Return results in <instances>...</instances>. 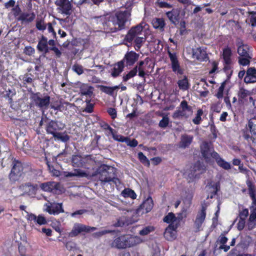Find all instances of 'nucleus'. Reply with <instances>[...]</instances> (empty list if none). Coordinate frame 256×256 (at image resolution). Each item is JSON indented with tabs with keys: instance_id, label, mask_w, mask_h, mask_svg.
Returning <instances> with one entry per match:
<instances>
[{
	"instance_id": "obj_1",
	"label": "nucleus",
	"mask_w": 256,
	"mask_h": 256,
	"mask_svg": "<svg viewBox=\"0 0 256 256\" xmlns=\"http://www.w3.org/2000/svg\"><path fill=\"white\" fill-rule=\"evenodd\" d=\"M141 242L140 238L138 236L122 235L114 240L112 246L118 249H124L135 246Z\"/></svg>"
},
{
	"instance_id": "obj_2",
	"label": "nucleus",
	"mask_w": 256,
	"mask_h": 256,
	"mask_svg": "<svg viewBox=\"0 0 256 256\" xmlns=\"http://www.w3.org/2000/svg\"><path fill=\"white\" fill-rule=\"evenodd\" d=\"M130 13L127 10L116 12L111 21L114 26L110 28L112 32H114L125 29L126 24L130 20Z\"/></svg>"
},
{
	"instance_id": "obj_3",
	"label": "nucleus",
	"mask_w": 256,
	"mask_h": 256,
	"mask_svg": "<svg viewBox=\"0 0 256 256\" xmlns=\"http://www.w3.org/2000/svg\"><path fill=\"white\" fill-rule=\"evenodd\" d=\"M98 178L100 181L104 182H112L116 184L118 178H116L114 168L106 164L101 165L98 169Z\"/></svg>"
},
{
	"instance_id": "obj_4",
	"label": "nucleus",
	"mask_w": 256,
	"mask_h": 256,
	"mask_svg": "<svg viewBox=\"0 0 256 256\" xmlns=\"http://www.w3.org/2000/svg\"><path fill=\"white\" fill-rule=\"evenodd\" d=\"M30 99L36 107L46 109L50 104V98L48 94L42 95L40 92H37L32 94Z\"/></svg>"
},
{
	"instance_id": "obj_5",
	"label": "nucleus",
	"mask_w": 256,
	"mask_h": 256,
	"mask_svg": "<svg viewBox=\"0 0 256 256\" xmlns=\"http://www.w3.org/2000/svg\"><path fill=\"white\" fill-rule=\"evenodd\" d=\"M94 161L90 155L82 157L80 155H74L72 158V163L73 166L90 169Z\"/></svg>"
},
{
	"instance_id": "obj_6",
	"label": "nucleus",
	"mask_w": 256,
	"mask_h": 256,
	"mask_svg": "<svg viewBox=\"0 0 256 256\" xmlns=\"http://www.w3.org/2000/svg\"><path fill=\"white\" fill-rule=\"evenodd\" d=\"M180 106L181 109L176 110L172 114V118L174 120H179L182 118H187L192 113V107L188 104L186 100H184L180 102Z\"/></svg>"
},
{
	"instance_id": "obj_7",
	"label": "nucleus",
	"mask_w": 256,
	"mask_h": 256,
	"mask_svg": "<svg viewBox=\"0 0 256 256\" xmlns=\"http://www.w3.org/2000/svg\"><path fill=\"white\" fill-rule=\"evenodd\" d=\"M206 206L202 205L201 210L196 214L193 226L194 230L195 232H198L203 230L202 226L206 218Z\"/></svg>"
},
{
	"instance_id": "obj_8",
	"label": "nucleus",
	"mask_w": 256,
	"mask_h": 256,
	"mask_svg": "<svg viewBox=\"0 0 256 256\" xmlns=\"http://www.w3.org/2000/svg\"><path fill=\"white\" fill-rule=\"evenodd\" d=\"M22 170L23 166L22 162L14 158L12 162V168L8 176L10 180L12 182L18 180L22 176Z\"/></svg>"
},
{
	"instance_id": "obj_9",
	"label": "nucleus",
	"mask_w": 256,
	"mask_h": 256,
	"mask_svg": "<svg viewBox=\"0 0 256 256\" xmlns=\"http://www.w3.org/2000/svg\"><path fill=\"white\" fill-rule=\"evenodd\" d=\"M55 4L58 12L68 16L72 14V6L69 0H56Z\"/></svg>"
},
{
	"instance_id": "obj_10",
	"label": "nucleus",
	"mask_w": 256,
	"mask_h": 256,
	"mask_svg": "<svg viewBox=\"0 0 256 256\" xmlns=\"http://www.w3.org/2000/svg\"><path fill=\"white\" fill-rule=\"evenodd\" d=\"M168 54L171 62V68L172 72L177 74H182L184 70L181 68L176 53L172 52L169 49Z\"/></svg>"
},
{
	"instance_id": "obj_11",
	"label": "nucleus",
	"mask_w": 256,
	"mask_h": 256,
	"mask_svg": "<svg viewBox=\"0 0 256 256\" xmlns=\"http://www.w3.org/2000/svg\"><path fill=\"white\" fill-rule=\"evenodd\" d=\"M96 229V228L94 227L87 226L80 223H76L69 235L71 237H74L82 232H89L91 230H94Z\"/></svg>"
},
{
	"instance_id": "obj_12",
	"label": "nucleus",
	"mask_w": 256,
	"mask_h": 256,
	"mask_svg": "<svg viewBox=\"0 0 256 256\" xmlns=\"http://www.w3.org/2000/svg\"><path fill=\"white\" fill-rule=\"evenodd\" d=\"M139 54L133 50L128 51L124 54V58L120 60L126 66H132L138 61L139 58Z\"/></svg>"
},
{
	"instance_id": "obj_13",
	"label": "nucleus",
	"mask_w": 256,
	"mask_h": 256,
	"mask_svg": "<svg viewBox=\"0 0 256 256\" xmlns=\"http://www.w3.org/2000/svg\"><path fill=\"white\" fill-rule=\"evenodd\" d=\"M142 30L143 27L140 24L132 27L126 35L124 40L128 42H132L134 38L138 36V35L141 34Z\"/></svg>"
},
{
	"instance_id": "obj_14",
	"label": "nucleus",
	"mask_w": 256,
	"mask_h": 256,
	"mask_svg": "<svg viewBox=\"0 0 256 256\" xmlns=\"http://www.w3.org/2000/svg\"><path fill=\"white\" fill-rule=\"evenodd\" d=\"M178 222L170 224L166 228L164 234V237L168 240H172L176 237V230L179 226Z\"/></svg>"
},
{
	"instance_id": "obj_15",
	"label": "nucleus",
	"mask_w": 256,
	"mask_h": 256,
	"mask_svg": "<svg viewBox=\"0 0 256 256\" xmlns=\"http://www.w3.org/2000/svg\"><path fill=\"white\" fill-rule=\"evenodd\" d=\"M180 13V9L172 8L171 10L166 12V14L172 24L177 25L182 18Z\"/></svg>"
},
{
	"instance_id": "obj_16",
	"label": "nucleus",
	"mask_w": 256,
	"mask_h": 256,
	"mask_svg": "<svg viewBox=\"0 0 256 256\" xmlns=\"http://www.w3.org/2000/svg\"><path fill=\"white\" fill-rule=\"evenodd\" d=\"M27 215L26 216V219L28 222H30L33 221L36 224L38 225H44L47 224V220L46 218L42 214H39L36 216V214L32 213H28L26 212Z\"/></svg>"
},
{
	"instance_id": "obj_17",
	"label": "nucleus",
	"mask_w": 256,
	"mask_h": 256,
	"mask_svg": "<svg viewBox=\"0 0 256 256\" xmlns=\"http://www.w3.org/2000/svg\"><path fill=\"white\" fill-rule=\"evenodd\" d=\"M211 157L215 159L218 165L224 170H228L231 168L230 164L220 158L217 152L214 151L211 154Z\"/></svg>"
},
{
	"instance_id": "obj_18",
	"label": "nucleus",
	"mask_w": 256,
	"mask_h": 256,
	"mask_svg": "<svg viewBox=\"0 0 256 256\" xmlns=\"http://www.w3.org/2000/svg\"><path fill=\"white\" fill-rule=\"evenodd\" d=\"M244 81L246 84L256 82V68L250 67L248 68L246 71V75Z\"/></svg>"
},
{
	"instance_id": "obj_19",
	"label": "nucleus",
	"mask_w": 256,
	"mask_h": 256,
	"mask_svg": "<svg viewBox=\"0 0 256 256\" xmlns=\"http://www.w3.org/2000/svg\"><path fill=\"white\" fill-rule=\"evenodd\" d=\"M192 54L194 58L200 62H206L208 59L206 50L200 47L194 50Z\"/></svg>"
},
{
	"instance_id": "obj_20",
	"label": "nucleus",
	"mask_w": 256,
	"mask_h": 256,
	"mask_svg": "<svg viewBox=\"0 0 256 256\" xmlns=\"http://www.w3.org/2000/svg\"><path fill=\"white\" fill-rule=\"evenodd\" d=\"M50 48L48 45V38L46 36L42 35L39 40L36 46L38 50L46 54L50 51Z\"/></svg>"
},
{
	"instance_id": "obj_21",
	"label": "nucleus",
	"mask_w": 256,
	"mask_h": 256,
	"mask_svg": "<svg viewBox=\"0 0 256 256\" xmlns=\"http://www.w3.org/2000/svg\"><path fill=\"white\" fill-rule=\"evenodd\" d=\"M60 184L54 182H48L41 183L40 185V188L44 192H53L58 190L59 188Z\"/></svg>"
},
{
	"instance_id": "obj_22",
	"label": "nucleus",
	"mask_w": 256,
	"mask_h": 256,
	"mask_svg": "<svg viewBox=\"0 0 256 256\" xmlns=\"http://www.w3.org/2000/svg\"><path fill=\"white\" fill-rule=\"evenodd\" d=\"M211 149L208 142H204L200 146V152L202 157L207 161L211 156Z\"/></svg>"
},
{
	"instance_id": "obj_23",
	"label": "nucleus",
	"mask_w": 256,
	"mask_h": 256,
	"mask_svg": "<svg viewBox=\"0 0 256 256\" xmlns=\"http://www.w3.org/2000/svg\"><path fill=\"white\" fill-rule=\"evenodd\" d=\"M46 211L50 214H58L60 213L64 212V210L62 208V204H54L47 206Z\"/></svg>"
},
{
	"instance_id": "obj_24",
	"label": "nucleus",
	"mask_w": 256,
	"mask_h": 256,
	"mask_svg": "<svg viewBox=\"0 0 256 256\" xmlns=\"http://www.w3.org/2000/svg\"><path fill=\"white\" fill-rule=\"evenodd\" d=\"M36 18V14L34 12L31 13L22 12L17 18L18 20L22 22L30 23L32 22Z\"/></svg>"
},
{
	"instance_id": "obj_25",
	"label": "nucleus",
	"mask_w": 256,
	"mask_h": 256,
	"mask_svg": "<svg viewBox=\"0 0 256 256\" xmlns=\"http://www.w3.org/2000/svg\"><path fill=\"white\" fill-rule=\"evenodd\" d=\"M193 140V136L186 134L182 136L180 141L179 143L180 148H188L192 144Z\"/></svg>"
},
{
	"instance_id": "obj_26",
	"label": "nucleus",
	"mask_w": 256,
	"mask_h": 256,
	"mask_svg": "<svg viewBox=\"0 0 256 256\" xmlns=\"http://www.w3.org/2000/svg\"><path fill=\"white\" fill-rule=\"evenodd\" d=\"M124 64L122 61H119L114 64V66L112 70L111 76L114 78L118 76L120 73L124 70Z\"/></svg>"
},
{
	"instance_id": "obj_27",
	"label": "nucleus",
	"mask_w": 256,
	"mask_h": 256,
	"mask_svg": "<svg viewBox=\"0 0 256 256\" xmlns=\"http://www.w3.org/2000/svg\"><path fill=\"white\" fill-rule=\"evenodd\" d=\"M60 129L61 128L58 126V122L52 120L48 122L46 128L47 134H51Z\"/></svg>"
},
{
	"instance_id": "obj_28",
	"label": "nucleus",
	"mask_w": 256,
	"mask_h": 256,
	"mask_svg": "<svg viewBox=\"0 0 256 256\" xmlns=\"http://www.w3.org/2000/svg\"><path fill=\"white\" fill-rule=\"evenodd\" d=\"M152 24L154 28L163 32L166 26V22L162 18H155L152 20Z\"/></svg>"
},
{
	"instance_id": "obj_29",
	"label": "nucleus",
	"mask_w": 256,
	"mask_h": 256,
	"mask_svg": "<svg viewBox=\"0 0 256 256\" xmlns=\"http://www.w3.org/2000/svg\"><path fill=\"white\" fill-rule=\"evenodd\" d=\"M232 52L231 48L228 46L224 48L222 50V54L223 62H232Z\"/></svg>"
},
{
	"instance_id": "obj_30",
	"label": "nucleus",
	"mask_w": 256,
	"mask_h": 256,
	"mask_svg": "<svg viewBox=\"0 0 256 256\" xmlns=\"http://www.w3.org/2000/svg\"><path fill=\"white\" fill-rule=\"evenodd\" d=\"M93 89L92 86L83 84L80 86V95L88 96L90 98L93 94Z\"/></svg>"
},
{
	"instance_id": "obj_31",
	"label": "nucleus",
	"mask_w": 256,
	"mask_h": 256,
	"mask_svg": "<svg viewBox=\"0 0 256 256\" xmlns=\"http://www.w3.org/2000/svg\"><path fill=\"white\" fill-rule=\"evenodd\" d=\"M255 227H256V207L252 210L250 214L248 228L250 230Z\"/></svg>"
},
{
	"instance_id": "obj_32",
	"label": "nucleus",
	"mask_w": 256,
	"mask_h": 256,
	"mask_svg": "<svg viewBox=\"0 0 256 256\" xmlns=\"http://www.w3.org/2000/svg\"><path fill=\"white\" fill-rule=\"evenodd\" d=\"M100 90L110 96H113L114 94V90L119 88V86H100Z\"/></svg>"
},
{
	"instance_id": "obj_33",
	"label": "nucleus",
	"mask_w": 256,
	"mask_h": 256,
	"mask_svg": "<svg viewBox=\"0 0 256 256\" xmlns=\"http://www.w3.org/2000/svg\"><path fill=\"white\" fill-rule=\"evenodd\" d=\"M248 46L246 44H244L242 43L238 48V53L240 56L248 57L250 56L248 52Z\"/></svg>"
},
{
	"instance_id": "obj_34",
	"label": "nucleus",
	"mask_w": 256,
	"mask_h": 256,
	"mask_svg": "<svg viewBox=\"0 0 256 256\" xmlns=\"http://www.w3.org/2000/svg\"><path fill=\"white\" fill-rule=\"evenodd\" d=\"M66 176L69 177L76 176L80 178H87L88 176V174L80 169H75L74 172H68Z\"/></svg>"
},
{
	"instance_id": "obj_35",
	"label": "nucleus",
	"mask_w": 256,
	"mask_h": 256,
	"mask_svg": "<svg viewBox=\"0 0 256 256\" xmlns=\"http://www.w3.org/2000/svg\"><path fill=\"white\" fill-rule=\"evenodd\" d=\"M177 220L178 218L172 212L168 213V214L163 218L164 222L167 224H170L177 223ZM179 222L180 220L178 222V223Z\"/></svg>"
},
{
	"instance_id": "obj_36",
	"label": "nucleus",
	"mask_w": 256,
	"mask_h": 256,
	"mask_svg": "<svg viewBox=\"0 0 256 256\" xmlns=\"http://www.w3.org/2000/svg\"><path fill=\"white\" fill-rule=\"evenodd\" d=\"M25 186L28 188L27 193L28 195H35L38 189L37 184H32L30 182L26 183Z\"/></svg>"
},
{
	"instance_id": "obj_37",
	"label": "nucleus",
	"mask_w": 256,
	"mask_h": 256,
	"mask_svg": "<svg viewBox=\"0 0 256 256\" xmlns=\"http://www.w3.org/2000/svg\"><path fill=\"white\" fill-rule=\"evenodd\" d=\"M177 83L180 89L183 91H185L189 88V84L186 76H184L182 79L178 80Z\"/></svg>"
},
{
	"instance_id": "obj_38",
	"label": "nucleus",
	"mask_w": 256,
	"mask_h": 256,
	"mask_svg": "<svg viewBox=\"0 0 256 256\" xmlns=\"http://www.w3.org/2000/svg\"><path fill=\"white\" fill-rule=\"evenodd\" d=\"M223 70L226 74L228 80H229L233 72V70H232V62L228 63L223 62Z\"/></svg>"
},
{
	"instance_id": "obj_39",
	"label": "nucleus",
	"mask_w": 256,
	"mask_h": 256,
	"mask_svg": "<svg viewBox=\"0 0 256 256\" xmlns=\"http://www.w3.org/2000/svg\"><path fill=\"white\" fill-rule=\"evenodd\" d=\"M137 73V68H133L129 71L128 74H124L122 76V81L124 82H128L129 80L136 76Z\"/></svg>"
},
{
	"instance_id": "obj_40",
	"label": "nucleus",
	"mask_w": 256,
	"mask_h": 256,
	"mask_svg": "<svg viewBox=\"0 0 256 256\" xmlns=\"http://www.w3.org/2000/svg\"><path fill=\"white\" fill-rule=\"evenodd\" d=\"M122 195L124 198H130L132 200L136 199L137 196L134 190L128 188H124L122 192Z\"/></svg>"
},
{
	"instance_id": "obj_41",
	"label": "nucleus",
	"mask_w": 256,
	"mask_h": 256,
	"mask_svg": "<svg viewBox=\"0 0 256 256\" xmlns=\"http://www.w3.org/2000/svg\"><path fill=\"white\" fill-rule=\"evenodd\" d=\"M251 92L244 88H240L238 92V96L239 100H245L248 96H250Z\"/></svg>"
},
{
	"instance_id": "obj_42",
	"label": "nucleus",
	"mask_w": 256,
	"mask_h": 256,
	"mask_svg": "<svg viewBox=\"0 0 256 256\" xmlns=\"http://www.w3.org/2000/svg\"><path fill=\"white\" fill-rule=\"evenodd\" d=\"M134 40V48L136 51H139L141 48L142 44L146 41V38L144 37L137 36Z\"/></svg>"
},
{
	"instance_id": "obj_43",
	"label": "nucleus",
	"mask_w": 256,
	"mask_h": 256,
	"mask_svg": "<svg viewBox=\"0 0 256 256\" xmlns=\"http://www.w3.org/2000/svg\"><path fill=\"white\" fill-rule=\"evenodd\" d=\"M226 80L224 81L221 83L220 86L218 89L217 92L216 94V96L218 99L222 98L224 96V88L226 85Z\"/></svg>"
},
{
	"instance_id": "obj_44",
	"label": "nucleus",
	"mask_w": 256,
	"mask_h": 256,
	"mask_svg": "<svg viewBox=\"0 0 256 256\" xmlns=\"http://www.w3.org/2000/svg\"><path fill=\"white\" fill-rule=\"evenodd\" d=\"M251 59V56H248V57L239 56L238 58V62L240 65L242 66H248L250 64Z\"/></svg>"
},
{
	"instance_id": "obj_45",
	"label": "nucleus",
	"mask_w": 256,
	"mask_h": 256,
	"mask_svg": "<svg viewBox=\"0 0 256 256\" xmlns=\"http://www.w3.org/2000/svg\"><path fill=\"white\" fill-rule=\"evenodd\" d=\"M203 110L202 109H198L197 110L196 116L192 119V122L195 124H199L202 120V116L203 114Z\"/></svg>"
},
{
	"instance_id": "obj_46",
	"label": "nucleus",
	"mask_w": 256,
	"mask_h": 256,
	"mask_svg": "<svg viewBox=\"0 0 256 256\" xmlns=\"http://www.w3.org/2000/svg\"><path fill=\"white\" fill-rule=\"evenodd\" d=\"M154 230L155 228L154 226H148L144 228L142 230H140L139 232V234L140 236H144L154 232Z\"/></svg>"
},
{
	"instance_id": "obj_47",
	"label": "nucleus",
	"mask_w": 256,
	"mask_h": 256,
	"mask_svg": "<svg viewBox=\"0 0 256 256\" xmlns=\"http://www.w3.org/2000/svg\"><path fill=\"white\" fill-rule=\"evenodd\" d=\"M114 140L119 142H125L128 140V137L124 136L121 134H118L114 130L111 134Z\"/></svg>"
},
{
	"instance_id": "obj_48",
	"label": "nucleus",
	"mask_w": 256,
	"mask_h": 256,
	"mask_svg": "<svg viewBox=\"0 0 256 256\" xmlns=\"http://www.w3.org/2000/svg\"><path fill=\"white\" fill-rule=\"evenodd\" d=\"M153 205L154 204L152 200H148L144 202L142 205V207L143 209L146 210V212H148L152 210L153 208Z\"/></svg>"
},
{
	"instance_id": "obj_49",
	"label": "nucleus",
	"mask_w": 256,
	"mask_h": 256,
	"mask_svg": "<svg viewBox=\"0 0 256 256\" xmlns=\"http://www.w3.org/2000/svg\"><path fill=\"white\" fill-rule=\"evenodd\" d=\"M36 28L39 30H44L46 28V25L42 19H37L36 24Z\"/></svg>"
},
{
	"instance_id": "obj_50",
	"label": "nucleus",
	"mask_w": 256,
	"mask_h": 256,
	"mask_svg": "<svg viewBox=\"0 0 256 256\" xmlns=\"http://www.w3.org/2000/svg\"><path fill=\"white\" fill-rule=\"evenodd\" d=\"M86 106L83 110V112L87 113H92L94 112V104L90 103V100L86 99Z\"/></svg>"
},
{
	"instance_id": "obj_51",
	"label": "nucleus",
	"mask_w": 256,
	"mask_h": 256,
	"mask_svg": "<svg viewBox=\"0 0 256 256\" xmlns=\"http://www.w3.org/2000/svg\"><path fill=\"white\" fill-rule=\"evenodd\" d=\"M138 160L142 163L144 164H146L148 166H149L150 165L149 160L142 152H138Z\"/></svg>"
},
{
	"instance_id": "obj_52",
	"label": "nucleus",
	"mask_w": 256,
	"mask_h": 256,
	"mask_svg": "<svg viewBox=\"0 0 256 256\" xmlns=\"http://www.w3.org/2000/svg\"><path fill=\"white\" fill-rule=\"evenodd\" d=\"M248 194L253 200V201L256 202V190H255V187L254 185H252L251 183H250L249 184H248Z\"/></svg>"
},
{
	"instance_id": "obj_53",
	"label": "nucleus",
	"mask_w": 256,
	"mask_h": 256,
	"mask_svg": "<svg viewBox=\"0 0 256 256\" xmlns=\"http://www.w3.org/2000/svg\"><path fill=\"white\" fill-rule=\"evenodd\" d=\"M248 216V208H244L240 212L238 216L234 220V222H235L238 218L240 219H244L246 220V218Z\"/></svg>"
},
{
	"instance_id": "obj_54",
	"label": "nucleus",
	"mask_w": 256,
	"mask_h": 256,
	"mask_svg": "<svg viewBox=\"0 0 256 256\" xmlns=\"http://www.w3.org/2000/svg\"><path fill=\"white\" fill-rule=\"evenodd\" d=\"M72 70L78 75H80L84 72L82 66L78 64H74L72 66Z\"/></svg>"
},
{
	"instance_id": "obj_55",
	"label": "nucleus",
	"mask_w": 256,
	"mask_h": 256,
	"mask_svg": "<svg viewBox=\"0 0 256 256\" xmlns=\"http://www.w3.org/2000/svg\"><path fill=\"white\" fill-rule=\"evenodd\" d=\"M168 123H169L168 118L167 116H164L160 121L158 126L161 128H165L168 126Z\"/></svg>"
},
{
	"instance_id": "obj_56",
	"label": "nucleus",
	"mask_w": 256,
	"mask_h": 256,
	"mask_svg": "<svg viewBox=\"0 0 256 256\" xmlns=\"http://www.w3.org/2000/svg\"><path fill=\"white\" fill-rule=\"evenodd\" d=\"M22 80L23 83V86H26V85L28 84H32L33 81L32 78L28 76V74H26L22 76Z\"/></svg>"
},
{
	"instance_id": "obj_57",
	"label": "nucleus",
	"mask_w": 256,
	"mask_h": 256,
	"mask_svg": "<svg viewBox=\"0 0 256 256\" xmlns=\"http://www.w3.org/2000/svg\"><path fill=\"white\" fill-rule=\"evenodd\" d=\"M250 22L252 27L256 26V12H250Z\"/></svg>"
},
{
	"instance_id": "obj_58",
	"label": "nucleus",
	"mask_w": 256,
	"mask_h": 256,
	"mask_svg": "<svg viewBox=\"0 0 256 256\" xmlns=\"http://www.w3.org/2000/svg\"><path fill=\"white\" fill-rule=\"evenodd\" d=\"M107 112L112 120L117 117V112L115 108H109L107 110Z\"/></svg>"
},
{
	"instance_id": "obj_59",
	"label": "nucleus",
	"mask_w": 256,
	"mask_h": 256,
	"mask_svg": "<svg viewBox=\"0 0 256 256\" xmlns=\"http://www.w3.org/2000/svg\"><path fill=\"white\" fill-rule=\"evenodd\" d=\"M100 126L104 130H108L110 134L114 130L110 126L104 122H102L100 124Z\"/></svg>"
},
{
	"instance_id": "obj_60",
	"label": "nucleus",
	"mask_w": 256,
	"mask_h": 256,
	"mask_svg": "<svg viewBox=\"0 0 256 256\" xmlns=\"http://www.w3.org/2000/svg\"><path fill=\"white\" fill-rule=\"evenodd\" d=\"M157 6L160 8H172V5L165 2L156 1Z\"/></svg>"
},
{
	"instance_id": "obj_61",
	"label": "nucleus",
	"mask_w": 256,
	"mask_h": 256,
	"mask_svg": "<svg viewBox=\"0 0 256 256\" xmlns=\"http://www.w3.org/2000/svg\"><path fill=\"white\" fill-rule=\"evenodd\" d=\"M124 142H126L128 146L134 148L138 144V142L136 139H132L130 140L129 138L128 137V140H126Z\"/></svg>"
},
{
	"instance_id": "obj_62",
	"label": "nucleus",
	"mask_w": 256,
	"mask_h": 256,
	"mask_svg": "<svg viewBox=\"0 0 256 256\" xmlns=\"http://www.w3.org/2000/svg\"><path fill=\"white\" fill-rule=\"evenodd\" d=\"M150 60V58H146L144 60H140V61L138 63L137 65L136 66H135L134 67H136L137 69L138 68H144V64H148Z\"/></svg>"
},
{
	"instance_id": "obj_63",
	"label": "nucleus",
	"mask_w": 256,
	"mask_h": 256,
	"mask_svg": "<svg viewBox=\"0 0 256 256\" xmlns=\"http://www.w3.org/2000/svg\"><path fill=\"white\" fill-rule=\"evenodd\" d=\"M24 52L26 55L32 56L34 54L35 50L34 48L30 46H26L24 48Z\"/></svg>"
},
{
	"instance_id": "obj_64",
	"label": "nucleus",
	"mask_w": 256,
	"mask_h": 256,
	"mask_svg": "<svg viewBox=\"0 0 256 256\" xmlns=\"http://www.w3.org/2000/svg\"><path fill=\"white\" fill-rule=\"evenodd\" d=\"M248 127L250 128V132L254 136H256V124L251 122H248Z\"/></svg>"
}]
</instances>
